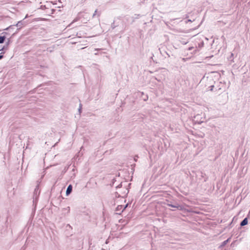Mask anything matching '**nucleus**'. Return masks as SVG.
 I'll use <instances>...</instances> for the list:
<instances>
[{"mask_svg": "<svg viewBox=\"0 0 250 250\" xmlns=\"http://www.w3.org/2000/svg\"><path fill=\"white\" fill-rule=\"evenodd\" d=\"M167 205L169 207H172V208H179L180 209H182V207L180 205H178V204L172 205L171 204H167Z\"/></svg>", "mask_w": 250, "mask_h": 250, "instance_id": "nucleus-1", "label": "nucleus"}, {"mask_svg": "<svg viewBox=\"0 0 250 250\" xmlns=\"http://www.w3.org/2000/svg\"><path fill=\"white\" fill-rule=\"evenodd\" d=\"M72 186L71 185H70L68 186V187L66 189V194L67 195H69L72 192Z\"/></svg>", "mask_w": 250, "mask_h": 250, "instance_id": "nucleus-2", "label": "nucleus"}, {"mask_svg": "<svg viewBox=\"0 0 250 250\" xmlns=\"http://www.w3.org/2000/svg\"><path fill=\"white\" fill-rule=\"evenodd\" d=\"M248 218H245L240 223L241 226H244L248 224Z\"/></svg>", "mask_w": 250, "mask_h": 250, "instance_id": "nucleus-3", "label": "nucleus"}, {"mask_svg": "<svg viewBox=\"0 0 250 250\" xmlns=\"http://www.w3.org/2000/svg\"><path fill=\"white\" fill-rule=\"evenodd\" d=\"M6 39V37L5 36H0V43H2L4 42Z\"/></svg>", "mask_w": 250, "mask_h": 250, "instance_id": "nucleus-4", "label": "nucleus"}, {"mask_svg": "<svg viewBox=\"0 0 250 250\" xmlns=\"http://www.w3.org/2000/svg\"><path fill=\"white\" fill-rule=\"evenodd\" d=\"M229 239H228L227 240L223 242V243H222L221 246H224L225 245H226L227 244V243L229 242Z\"/></svg>", "mask_w": 250, "mask_h": 250, "instance_id": "nucleus-5", "label": "nucleus"}, {"mask_svg": "<svg viewBox=\"0 0 250 250\" xmlns=\"http://www.w3.org/2000/svg\"><path fill=\"white\" fill-rule=\"evenodd\" d=\"M123 206L122 205H121V206H118L117 208H116V210H122L123 209Z\"/></svg>", "mask_w": 250, "mask_h": 250, "instance_id": "nucleus-6", "label": "nucleus"}, {"mask_svg": "<svg viewBox=\"0 0 250 250\" xmlns=\"http://www.w3.org/2000/svg\"><path fill=\"white\" fill-rule=\"evenodd\" d=\"M4 54V52H1L0 53V60L2 59L3 57V54Z\"/></svg>", "mask_w": 250, "mask_h": 250, "instance_id": "nucleus-7", "label": "nucleus"}, {"mask_svg": "<svg viewBox=\"0 0 250 250\" xmlns=\"http://www.w3.org/2000/svg\"><path fill=\"white\" fill-rule=\"evenodd\" d=\"M7 46H7V45H6V46H4L2 48V49L0 50V51H2L3 50H4V49H7Z\"/></svg>", "mask_w": 250, "mask_h": 250, "instance_id": "nucleus-8", "label": "nucleus"}, {"mask_svg": "<svg viewBox=\"0 0 250 250\" xmlns=\"http://www.w3.org/2000/svg\"><path fill=\"white\" fill-rule=\"evenodd\" d=\"M97 12V9H96V10L95 11V12H94V14H93V15H92V18H94L95 17V16H96V15Z\"/></svg>", "mask_w": 250, "mask_h": 250, "instance_id": "nucleus-9", "label": "nucleus"}, {"mask_svg": "<svg viewBox=\"0 0 250 250\" xmlns=\"http://www.w3.org/2000/svg\"><path fill=\"white\" fill-rule=\"evenodd\" d=\"M22 24V22L21 21H19L18 23L16 24L17 26H20Z\"/></svg>", "mask_w": 250, "mask_h": 250, "instance_id": "nucleus-10", "label": "nucleus"}, {"mask_svg": "<svg viewBox=\"0 0 250 250\" xmlns=\"http://www.w3.org/2000/svg\"><path fill=\"white\" fill-rule=\"evenodd\" d=\"M127 205H128L126 204L125 206H123V208L122 211V212L127 207Z\"/></svg>", "mask_w": 250, "mask_h": 250, "instance_id": "nucleus-11", "label": "nucleus"}, {"mask_svg": "<svg viewBox=\"0 0 250 250\" xmlns=\"http://www.w3.org/2000/svg\"><path fill=\"white\" fill-rule=\"evenodd\" d=\"M122 187V183H121L120 184H119L118 186L116 187L117 188H120Z\"/></svg>", "mask_w": 250, "mask_h": 250, "instance_id": "nucleus-12", "label": "nucleus"}, {"mask_svg": "<svg viewBox=\"0 0 250 250\" xmlns=\"http://www.w3.org/2000/svg\"><path fill=\"white\" fill-rule=\"evenodd\" d=\"M38 190V187H37L35 189V192H36V191H37V190Z\"/></svg>", "mask_w": 250, "mask_h": 250, "instance_id": "nucleus-13", "label": "nucleus"}, {"mask_svg": "<svg viewBox=\"0 0 250 250\" xmlns=\"http://www.w3.org/2000/svg\"><path fill=\"white\" fill-rule=\"evenodd\" d=\"M213 87H214V85H211L210 86V87H211L210 90H213Z\"/></svg>", "mask_w": 250, "mask_h": 250, "instance_id": "nucleus-14", "label": "nucleus"}, {"mask_svg": "<svg viewBox=\"0 0 250 250\" xmlns=\"http://www.w3.org/2000/svg\"><path fill=\"white\" fill-rule=\"evenodd\" d=\"M81 109V104H80V107H79V111H80Z\"/></svg>", "mask_w": 250, "mask_h": 250, "instance_id": "nucleus-15", "label": "nucleus"}, {"mask_svg": "<svg viewBox=\"0 0 250 250\" xmlns=\"http://www.w3.org/2000/svg\"><path fill=\"white\" fill-rule=\"evenodd\" d=\"M192 48H193V47H189V48H188V50H191Z\"/></svg>", "mask_w": 250, "mask_h": 250, "instance_id": "nucleus-16", "label": "nucleus"}, {"mask_svg": "<svg viewBox=\"0 0 250 250\" xmlns=\"http://www.w3.org/2000/svg\"><path fill=\"white\" fill-rule=\"evenodd\" d=\"M9 41H10L9 40V41H8V42H7V43H6V45H7V46H8V44H9Z\"/></svg>", "mask_w": 250, "mask_h": 250, "instance_id": "nucleus-17", "label": "nucleus"}, {"mask_svg": "<svg viewBox=\"0 0 250 250\" xmlns=\"http://www.w3.org/2000/svg\"><path fill=\"white\" fill-rule=\"evenodd\" d=\"M183 60L184 61H185V60H186V59H185V58H183Z\"/></svg>", "mask_w": 250, "mask_h": 250, "instance_id": "nucleus-18", "label": "nucleus"}, {"mask_svg": "<svg viewBox=\"0 0 250 250\" xmlns=\"http://www.w3.org/2000/svg\"><path fill=\"white\" fill-rule=\"evenodd\" d=\"M126 190H127V193L128 192V190H127V189H126Z\"/></svg>", "mask_w": 250, "mask_h": 250, "instance_id": "nucleus-19", "label": "nucleus"}, {"mask_svg": "<svg viewBox=\"0 0 250 250\" xmlns=\"http://www.w3.org/2000/svg\"><path fill=\"white\" fill-rule=\"evenodd\" d=\"M250 213V211L249 212L248 215H249ZM248 216H249V215H248Z\"/></svg>", "mask_w": 250, "mask_h": 250, "instance_id": "nucleus-20", "label": "nucleus"}, {"mask_svg": "<svg viewBox=\"0 0 250 250\" xmlns=\"http://www.w3.org/2000/svg\"><path fill=\"white\" fill-rule=\"evenodd\" d=\"M10 28V26L9 27V28ZM8 28H6V30H8Z\"/></svg>", "mask_w": 250, "mask_h": 250, "instance_id": "nucleus-21", "label": "nucleus"}]
</instances>
